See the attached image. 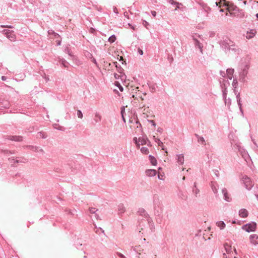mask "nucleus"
Listing matches in <instances>:
<instances>
[{
    "mask_svg": "<svg viewBox=\"0 0 258 258\" xmlns=\"http://www.w3.org/2000/svg\"><path fill=\"white\" fill-rule=\"evenodd\" d=\"M198 142L199 143H201L202 144H203V145H205L206 144L205 141V140H204L203 137H199L198 138Z\"/></svg>",
    "mask_w": 258,
    "mask_h": 258,
    "instance_id": "c85d7f7f",
    "label": "nucleus"
},
{
    "mask_svg": "<svg viewBox=\"0 0 258 258\" xmlns=\"http://www.w3.org/2000/svg\"><path fill=\"white\" fill-rule=\"evenodd\" d=\"M149 157L151 164L153 165H156L157 164V161L156 159L154 158V157H153L152 155H150Z\"/></svg>",
    "mask_w": 258,
    "mask_h": 258,
    "instance_id": "b1692460",
    "label": "nucleus"
},
{
    "mask_svg": "<svg viewBox=\"0 0 258 258\" xmlns=\"http://www.w3.org/2000/svg\"><path fill=\"white\" fill-rule=\"evenodd\" d=\"M85 55L87 57H89L90 58H92L93 57L92 54L89 52H87V54H86Z\"/></svg>",
    "mask_w": 258,
    "mask_h": 258,
    "instance_id": "a19ab883",
    "label": "nucleus"
},
{
    "mask_svg": "<svg viewBox=\"0 0 258 258\" xmlns=\"http://www.w3.org/2000/svg\"><path fill=\"white\" fill-rule=\"evenodd\" d=\"M183 180H184V179H185V177H183Z\"/></svg>",
    "mask_w": 258,
    "mask_h": 258,
    "instance_id": "e2e57ef3",
    "label": "nucleus"
},
{
    "mask_svg": "<svg viewBox=\"0 0 258 258\" xmlns=\"http://www.w3.org/2000/svg\"><path fill=\"white\" fill-rule=\"evenodd\" d=\"M57 44H58V45H60V42L58 41V43H57Z\"/></svg>",
    "mask_w": 258,
    "mask_h": 258,
    "instance_id": "13d9d810",
    "label": "nucleus"
},
{
    "mask_svg": "<svg viewBox=\"0 0 258 258\" xmlns=\"http://www.w3.org/2000/svg\"><path fill=\"white\" fill-rule=\"evenodd\" d=\"M237 99L238 104L240 107L241 105L240 104V99L239 98V94L237 96Z\"/></svg>",
    "mask_w": 258,
    "mask_h": 258,
    "instance_id": "ea45409f",
    "label": "nucleus"
},
{
    "mask_svg": "<svg viewBox=\"0 0 258 258\" xmlns=\"http://www.w3.org/2000/svg\"><path fill=\"white\" fill-rule=\"evenodd\" d=\"M176 159L179 165H182L184 163V156L183 154H179L176 155Z\"/></svg>",
    "mask_w": 258,
    "mask_h": 258,
    "instance_id": "9d476101",
    "label": "nucleus"
},
{
    "mask_svg": "<svg viewBox=\"0 0 258 258\" xmlns=\"http://www.w3.org/2000/svg\"><path fill=\"white\" fill-rule=\"evenodd\" d=\"M234 258H236V257H234Z\"/></svg>",
    "mask_w": 258,
    "mask_h": 258,
    "instance_id": "0e129e2a",
    "label": "nucleus"
},
{
    "mask_svg": "<svg viewBox=\"0 0 258 258\" xmlns=\"http://www.w3.org/2000/svg\"><path fill=\"white\" fill-rule=\"evenodd\" d=\"M220 12H223V9H220Z\"/></svg>",
    "mask_w": 258,
    "mask_h": 258,
    "instance_id": "052dcab7",
    "label": "nucleus"
},
{
    "mask_svg": "<svg viewBox=\"0 0 258 258\" xmlns=\"http://www.w3.org/2000/svg\"><path fill=\"white\" fill-rule=\"evenodd\" d=\"M138 51H139V53H140L141 55H143V52L142 50H141V49H139L138 50Z\"/></svg>",
    "mask_w": 258,
    "mask_h": 258,
    "instance_id": "09e8293b",
    "label": "nucleus"
},
{
    "mask_svg": "<svg viewBox=\"0 0 258 258\" xmlns=\"http://www.w3.org/2000/svg\"><path fill=\"white\" fill-rule=\"evenodd\" d=\"M222 193L224 197V199L225 201L227 202H229L231 200V199L229 197L227 193V190L226 188H223L222 190Z\"/></svg>",
    "mask_w": 258,
    "mask_h": 258,
    "instance_id": "4468645a",
    "label": "nucleus"
},
{
    "mask_svg": "<svg viewBox=\"0 0 258 258\" xmlns=\"http://www.w3.org/2000/svg\"><path fill=\"white\" fill-rule=\"evenodd\" d=\"M158 178L160 179H162V178H161V176H160L159 175H158Z\"/></svg>",
    "mask_w": 258,
    "mask_h": 258,
    "instance_id": "6e6d98bb",
    "label": "nucleus"
},
{
    "mask_svg": "<svg viewBox=\"0 0 258 258\" xmlns=\"http://www.w3.org/2000/svg\"><path fill=\"white\" fill-rule=\"evenodd\" d=\"M232 85L234 88H236L237 85V81L236 79H234L232 82Z\"/></svg>",
    "mask_w": 258,
    "mask_h": 258,
    "instance_id": "e433bc0d",
    "label": "nucleus"
},
{
    "mask_svg": "<svg viewBox=\"0 0 258 258\" xmlns=\"http://www.w3.org/2000/svg\"><path fill=\"white\" fill-rule=\"evenodd\" d=\"M248 211L245 209H241L239 211V215L242 218H245L248 216Z\"/></svg>",
    "mask_w": 258,
    "mask_h": 258,
    "instance_id": "9b49d317",
    "label": "nucleus"
},
{
    "mask_svg": "<svg viewBox=\"0 0 258 258\" xmlns=\"http://www.w3.org/2000/svg\"><path fill=\"white\" fill-rule=\"evenodd\" d=\"M242 228L247 232L254 231L256 229V223L252 222L245 224L242 226Z\"/></svg>",
    "mask_w": 258,
    "mask_h": 258,
    "instance_id": "7ed1b4c3",
    "label": "nucleus"
},
{
    "mask_svg": "<svg viewBox=\"0 0 258 258\" xmlns=\"http://www.w3.org/2000/svg\"><path fill=\"white\" fill-rule=\"evenodd\" d=\"M115 86H116L118 89H119V90L120 91H123V88L122 87V86L119 84V83L118 82H115Z\"/></svg>",
    "mask_w": 258,
    "mask_h": 258,
    "instance_id": "cd10ccee",
    "label": "nucleus"
},
{
    "mask_svg": "<svg viewBox=\"0 0 258 258\" xmlns=\"http://www.w3.org/2000/svg\"><path fill=\"white\" fill-rule=\"evenodd\" d=\"M151 14L154 17H155L156 16V12L155 11H152Z\"/></svg>",
    "mask_w": 258,
    "mask_h": 258,
    "instance_id": "49530a36",
    "label": "nucleus"
},
{
    "mask_svg": "<svg viewBox=\"0 0 258 258\" xmlns=\"http://www.w3.org/2000/svg\"><path fill=\"white\" fill-rule=\"evenodd\" d=\"M242 154V156H243V157L245 159V160H246V159L247 158H249V155H248V154L244 151L243 153H241Z\"/></svg>",
    "mask_w": 258,
    "mask_h": 258,
    "instance_id": "473e14b6",
    "label": "nucleus"
},
{
    "mask_svg": "<svg viewBox=\"0 0 258 258\" xmlns=\"http://www.w3.org/2000/svg\"><path fill=\"white\" fill-rule=\"evenodd\" d=\"M66 60H62V64L63 65L64 67H66L67 66H66Z\"/></svg>",
    "mask_w": 258,
    "mask_h": 258,
    "instance_id": "8fccbe9b",
    "label": "nucleus"
},
{
    "mask_svg": "<svg viewBox=\"0 0 258 258\" xmlns=\"http://www.w3.org/2000/svg\"><path fill=\"white\" fill-rule=\"evenodd\" d=\"M77 116L80 118H82L83 117V113H82L81 111L80 110H78L77 111Z\"/></svg>",
    "mask_w": 258,
    "mask_h": 258,
    "instance_id": "f704fd0d",
    "label": "nucleus"
},
{
    "mask_svg": "<svg viewBox=\"0 0 258 258\" xmlns=\"http://www.w3.org/2000/svg\"><path fill=\"white\" fill-rule=\"evenodd\" d=\"M193 192L197 195L199 192V190L197 188L196 184H195L194 188H193Z\"/></svg>",
    "mask_w": 258,
    "mask_h": 258,
    "instance_id": "c9c22d12",
    "label": "nucleus"
},
{
    "mask_svg": "<svg viewBox=\"0 0 258 258\" xmlns=\"http://www.w3.org/2000/svg\"><path fill=\"white\" fill-rule=\"evenodd\" d=\"M249 240L251 244L254 245L258 244V235L255 234H251L249 236Z\"/></svg>",
    "mask_w": 258,
    "mask_h": 258,
    "instance_id": "0eeeda50",
    "label": "nucleus"
},
{
    "mask_svg": "<svg viewBox=\"0 0 258 258\" xmlns=\"http://www.w3.org/2000/svg\"><path fill=\"white\" fill-rule=\"evenodd\" d=\"M125 211V208L123 204H120L118 205V211L119 214L123 213Z\"/></svg>",
    "mask_w": 258,
    "mask_h": 258,
    "instance_id": "2eb2a0df",
    "label": "nucleus"
},
{
    "mask_svg": "<svg viewBox=\"0 0 258 258\" xmlns=\"http://www.w3.org/2000/svg\"><path fill=\"white\" fill-rule=\"evenodd\" d=\"M242 181L245 186V187L248 189H250L254 185L253 182L246 176H245L242 178Z\"/></svg>",
    "mask_w": 258,
    "mask_h": 258,
    "instance_id": "20e7f679",
    "label": "nucleus"
},
{
    "mask_svg": "<svg viewBox=\"0 0 258 258\" xmlns=\"http://www.w3.org/2000/svg\"><path fill=\"white\" fill-rule=\"evenodd\" d=\"M224 248L227 253L231 252L232 249V247L231 245L226 243L224 244Z\"/></svg>",
    "mask_w": 258,
    "mask_h": 258,
    "instance_id": "5701e85b",
    "label": "nucleus"
},
{
    "mask_svg": "<svg viewBox=\"0 0 258 258\" xmlns=\"http://www.w3.org/2000/svg\"><path fill=\"white\" fill-rule=\"evenodd\" d=\"M113 12L115 13V14L118 13L117 9L116 7L113 8Z\"/></svg>",
    "mask_w": 258,
    "mask_h": 258,
    "instance_id": "c03bdc74",
    "label": "nucleus"
},
{
    "mask_svg": "<svg viewBox=\"0 0 258 258\" xmlns=\"http://www.w3.org/2000/svg\"><path fill=\"white\" fill-rule=\"evenodd\" d=\"M255 16H256V18H257V20H258V14H256L255 15Z\"/></svg>",
    "mask_w": 258,
    "mask_h": 258,
    "instance_id": "4d7b16f0",
    "label": "nucleus"
},
{
    "mask_svg": "<svg viewBox=\"0 0 258 258\" xmlns=\"http://www.w3.org/2000/svg\"><path fill=\"white\" fill-rule=\"evenodd\" d=\"M212 189L213 190V191L215 192V193H217V188L215 187H213V186H212Z\"/></svg>",
    "mask_w": 258,
    "mask_h": 258,
    "instance_id": "a18cd8bd",
    "label": "nucleus"
},
{
    "mask_svg": "<svg viewBox=\"0 0 258 258\" xmlns=\"http://www.w3.org/2000/svg\"><path fill=\"white\" fill-rule=\"evenodd\" d=\"M3 33L6 35V36L11 41H15L16 40V36L14 34V31H10L9 30H4L3 31Z\"/></svg>",
    "mask_w": 258,
    "mask_h": 258,
    "instance_id": "f03ea898",
    "label": "nucleus"
},
{
    "mask_svg": "<svg viewBox=\"0 0 258 258\" xmlns=\"http://www.w3.org/2000/svg\"><path fill=\"white\" fill-rule=\"evenodd\" d=\"M128 25L133 30H135V27L133 25H132L131 24L128 23Z\"/></svg>",
    "mask_w": 258,
    "mask_h": 258,
    "instance_id": "de8ad7c7",
    "label": "nucleus"
},
{
    "mask_svg": "<svg viewBox=\"0 0 258 258\" xmlns=\"http://www.w3.org/2000/svg\"><path fill=\"white\" fill-rule=\"evenodd\" d=\"M195 43H196V45L197 46H198L199 47V48L200 49L201 52H202V47L203 46H202V45L200 43V42L197 40H195Z\"/></svg>",
    "mask_w": 258,
    "mask_h": 258,
    "instance_id": "7c9ffc66",
    "label": "nucleus"
},
{
    "mask_svg": "<svg viewBox=\"0 0 258 258\" xmlns=\"http://www.w3.org/2000/svg\"><path fill=\"white\" fill-rule=\"evenodd\" d=\"M7 28H13V26H12L7 25Z\"/></svg>",
    "mask_w": 258,
    "mask_h": 258,
    "instance_id": "603ef678",
    "label": "nucleus"
},
{
    "mask_svg": "<svg viewBox=\"0 0 258 258\" xmlns=\"http://www.w3.org/2000/svg\"><path fill=\"white\" fill-rule=\"evenodd\" d=\"M147 176L152 177L156 175L157 171L155 169H148L145 172Z\"/></svg>",
    "mask_w": 258,
    "mask_h": 258,
    "instance_id": "1a4fd4ad",
    "label": "nucleus"
},
{
    "mask_svg": "<svg viewBox=\"0 0 258 258\" xmlns=\"http://www.w3.org/2000/svg\"><path fill=\"white\" fill-rule=\"evenodd\" d=\"M1 27L2 28H7V25H1Z\"/></svg>",
    "mask_w": 258,
    "mask_h": 258,
    "instance_id": "864d4df0",
    "label": "nucleus"
},
{
    "mask_svg": "<svg viewBox=\"0 0 258 258\" xmlns=\"http://www.w3.org/2000/svg\"><path fill=\"white\" fill-rule=\"evenodd\" d=\"M116 40V37L114 35H112L108 38V41L110 43H113Z\"/></svg>",
    "mask_w": 258,
    "mask_h": 258,
    "instance_id": "bb28decb",
    "label": "nucleus"
},
{
    "mask_svg": "<svg viewBox=\"0 0 258 258\" xmlns=\"http://www.w3.org/2000/svg\"><path fill=\"white\" fill-rule=\"evenodd\" d=\"M10 160V161L11 163H13L14 164L15 163H19V162H23V161H20L19 160H18V159H9Z\"/></svg>",
    "mask_w": 258,
    "mask_h": 258,
    "instance_id": "c756f323",
    "label": "nucleus"
},
{
    "mask_svg": "<svg viewBox=\"0 0 258 258\" xmlns=\"http://www.w3.org/2000/svg\"><path fill=\"white\" fill-rule=\"evenodd\" d=\"M149 122H150L154 126L156 125V123L153 120H149Z\"/></svg>",
    "mask_w": 258,
    "mask_h": 258,
    "instance_id": "37998d69",
    "label": "nucleus"
},
{
    "mask_svg": "<svg viewBox=\"0 0 258 258\" xmlns=\"http://www.w3.org/2000/svg\"><path fill=\"white\" fill-rule=\"evenodd\" d=\"M138 213L140 215L144 216H145L146 215V214H147L145 210L144 209H143V208H142L139 209Z\"/></svg>",
    "mask_w": 258,
    "mask_h": 258,
    "instance_id": "393cba45",
    "label": "nucleus"
},
{
    "mask_svg": "<svg viewBox=\"0 0 258 258\" xmlns=\"http://www.w3.org/2000/svg\"><path fill=\"white\" fill-rule=\"evenodd\" d=\"M1 79H2V80L3 81H6V79H7V78H6V77H5V76H2V78H1Z\"/></svg>",
    "mask_w": 258,
    "mask_h": 258,
    "instance_id": "3c124183",
    "label": "nucleus"
},
{
    "mask_svg": "<svg viewBox=\"0 0 258 258\" xmlns=\"http://www.w3.org/2000/svg\"><path fill=\"white\" fill-rule=\"evenodd\" d=\"M31 149L34 151V152H42V153H43L44 151L42 149L40 148V147H36V146H31Z\"/></svg>",
    "mask_w": 258,
    "mask_h": 258,
    "instance_id": "aec40b11",
    "label": "nucleus"
},
{
    "mask_svg": "<svg viewBox=\"0 0 258 258\" xmlns=\"http://www.w3.org/2000/svg\"><path fill=\"white\" fill-rule=\"evenodd\" d=\"M223 97L225 99V103L226 105H227L228 106H230V105L231 104V100L230 99H226V96L227 95V93H226V90H224L223 91Z\"/></svg>",
    "mask_w": 258,
    "mask_h": 258,
    "instance_id": "dca6fc26",
    "label": "nucleus"
},
{
    "mask_svg": "<svg viewBox=\"0 0 258 258\" xmlns=\"http://www.w3.org/2000/svg\"><path fill=\"white\" fill-rule=\"evenodd\" d=\"M170 3L172 5H175L176 6V8L175 9V11H176L178 9H180V10H183V8L182 7H180V6H182L181 4L179 3H177V2H174L172 1H171Z\"/></svg>",
    "mask_w": 258,
    "mask_h": 258,
    "instance_id": "a211bd4d",
    "label": "nucleus"
},
{
    "mask_svg": "<svg viewBox=\"0 0 258 258\" xmlns=\"http://www.w3.org/2000/svg\"><path fill=\"white\" fill-rule=\"evenodd\" d=\"M221 4L227 7V10L230 12L231 11H234L236 8V7L233 4L230 3L228 2H226L225 0H223V1H221Z\"/></svg>",
    "mask_w": 258,
    "mask_h": 258,
    "instance_id": "39448f33",
    "label": "nucleus"
},
{
    "mask_svg": "<svg viewBox=\"0 0 258 258\" xmlns=\"http://www.w3.org/2000/svg\"><path fill=\"white\" fill-rule=\"evenodd\" d=\"M134 141L138 148H139L140 145H143L148 144V143H150L146 136L139 137L138 139L137 138L135 137L134 138Z\"/></svg>",
    "mask_w": 258,
    "mask_h": 258,
    "instance_id": "f257e3e1",
    "label": "nucleus"
},
{
    "mask_svg": "<svg viewBox=\"0 0 258 258\" xmlns=\"http://www.w3.org/2000/svg\"><path fill=\"white\" fill-rule=\"evenodd\" d=\"M216 225L221 229V230H222L223 229L225 226H226V225L225 224V223L222 221H218L217 223H216Z\"/></svg>",
    "mask_w": 258,
    "mask_h": 258,
    "instance_id": "f3484780",
    "label": "nucleus"
},
{
    "mask_svg": "<svg viewBox=\"0 0 258 258\" xmlns=\"http://www.w3.org/2000/svg\"><path fill=\"white\" fill-rule=\"evenodd\" d=\"M124 112H125V109H124V107H123L121 108V113L122 119H123V121L125 122V118H124V115H123V113Z\"/></svg>",
    "mask_w": 258,
    "mask_h": 258,
    "instance_id": "72a5a7b5",
    "label": "nucleus"
},
{
    "mask_svg": "<svg viewBox=\"0 0 258 258\" xmlns=\"http://www.w3.org/2000/svg\"><path fill=\"white\" fill-rule=\"evenodd\" d=\"M256 34V30L255 29H251L247 31L244 36L246 39H250L253 38Z\"/></svg>",
    "mask_w": 258,
    "mask_h": 258,
    "instance_id": "423d86ee",
    "label": "nucleus"
},
{
    "mask_svg": "<svg viewBox=\"0 0 258 258\" xmlns=\"http://www.w3.org/2000/svg\"><path fill=\"white\" fill-rule=\"evenodd\" d=\"M248 69H249L248 66L246 65L244 67V68L242 70V71L240 73V79H242V80H244L245 76L247 74Z\"/></svg>",
    "mask_w": 258,
    "mask_h": 258,
    "instance_id": "6e6552de",
    "label": "nucleus"
},
{
    "mask_svg": "<svg viewBox=\"0 0 258 258\" xmlns=\"http://www.w3.org/2000/svg\"><path fill=\"white\" fill-rule=\"evenodd\" d=\"M155 142L158 144L159 146H160L162 148V149L164 150L163 148V143L158 138H156L155 136L153 137Z\"/></svg>",
    "mask_w": 258,
    "mask_h": 258,
    "instance_id": "4be33fe9",
    "label": "nucleus"
},
{
    "mask_svg": "<svg viewBox=\"0 0 258 258\" xmlns=\"http://www.w3.org/2000/svg\"><path fill=\"white\" fill-rule=\"evenodd\" d=\"M227 72V76L228 79L231 80L233 77V74L234 73V69H228L226 71Z\"/></svg>",
    "mask_w": 258,
    "mask_h": 258,
    "instance_id": "ddd939ff",
    "label": "nucleus"
},
{
    "mask_svg": "<svg viewBox=\"0 0 258 258\" xmlns=\"http://www.w3.org/2000/svg\"><path fill=\"white\" fill-rule=\"evenodd\" d=\"M7 152V153H11V152L10 151H5V152Z\"/></svg>",
    "mask_w": 258,
    "mask_h": 258,
    "instance_id": "bf43d9fd",
    "label": "nucleus"
},
{
    "mask_svg": "<svg viewBox=\"0 0 258 258\" xmlns=\"http://www.w3.org/2000/svg\"><path fill=\"white\" fill-rule=\"evenodd\" d=\"M116 254L118 256H119V257H120L121 258H126L123 254H122V253H121L120 252H116Z\"/></svg>",
    "mask_w": 258,
    "mask_h": 258,
    "instance_id": "58836bf2",
    "label": "nucleus"
},
{
    "mask_svg": "<svg viewBox=\"0 0 258 258\" xmlns=\"http://www.w3.org/2000/svg\"><path fill=\"white\" fill-rule=\"evenodd\" d=\"M91 60L94 63L96 66H97V62L95 59V58H94L93 57H92V58H91Z\"/></svg>",
    "mask_w": 258,
    "mask_h": 258,
    "instance_id": "79ce46f5",
    "label": "nucleus"
},
{
    "mask_svg": "<svg viewBox=\"0 0 258 258\" xmlns=\"http://www.w3.org/2000/svg\"><path fill=\"white\" fill-rule=\"evenodd\" d=\"M38 137L40 138L45 139L46 138V136L44 133L43 132H39L38 133Z\"/></svg>",
    "mask_w": 258,
    "mask_h": 258,
    "instance_id": "2f4dec72",
    "label": "nucleus"
},
{
    "mask_svg": "<svg viewBox=\"0 0 258 258\" xmlns=\"http://www.w3.org/2000/svg\"><path fill=\"white\" fill-rule=\"evenodd\" d=\"M102 119L101 115L98 112L95 113L94 121L95 123L100 122Z\"/></svg>",
    "mask_w": 258,
    "mask_h": 258,
    "instance_id": "f8f14e48",
    "label": "nucleus"
},
{
    "mask_svg": "<svg viewBox=\"0 0 258 258\" xmlns=\"http://www.w3.org/2000/svg\"><path fill=\"white\" fill-rule=\"evenodd\" d=\"M141 151L143 154H148L149 153L148 149L145 147H143L141 148Z\"/></svg>",
    "mask_w": 258,
    "mask_h": 258,
    "instance_id": "a878e982",
    "label": "nucleus"
},
{
    "mask_svg": "<svg viewBox=\"0 0 258 258\" xmlns=\"http://www.w3.org/2000/svg\"><path fill=\"white\" fill-rule=\"evenodd\" d=\"M228 41H229V42H230V41L229 40H224L223 41H222L221 44L222 45V46H224L225 47V48H229V46H230L229 43L228 42Z\"/></svg>",
    "mask_w": 258,
    "mask_h": 258,
    "instance_id": "412c9836",
    "label": "nucleus"
},
{
    "mask_svg": "<svg viewBox=\"0 0 258 258\" xmlns=\"http://www.w3.org/2000/svg\"><path fill=\"white\" fill-rule=\"evenodd\" d=\"M10 139L14 141L21 142L22 141V137L21 136H12Z\"/></svg>",
    "mask_w": 258,
    "mask_h": 258,
    "instance_id": "6ab92c4d",
    "label": "nucleus"
},
{
    "mask_svg": "<svg viewBox=\"0 0 258 258\" xmlns=\"http://www.w3.org/2000/svg\"><path fill=\"white\" fill-rule=\"evenodd\" d=\"M136 123H137V124H138V123H139V125H140V126H141V124L140 123H139L138 121H137V122H136Z\"/></svg>",
    "mask_w": 258,
    "mask_h": 258,
    "instance_id": "680f3d73",
    "label": "nucleus"
},
{
    "mask_svg": "<svg viewBox=\"0 0 258 258\" xmlns=\"http://www.w3.org/2000/svg\"><path fill=\"white\" fill-rule=\"evenodd\" d=\"M89 211L91 213H95V212L97 211V210L95 208H90Z\"/></svg>",
    "mask_w": 258,
    "mask_h": 258,
    "instance_id": "4c0bfd02",
    "label": "nucleus"
},
{
    "mask_svg": "<svg viewBox=\"0 0 258 258\" xmlns=\"http://www.w3.org/2000/svg\"><path fill=\"white\" fill-rule=\"evenodd\" d=\"M158 178L160 179H162V178H161V176H160L159 175H158Z\"/></svg>",
    "mask_w": 258,
    "mask_h": 258,
    "instance_id": "5fc2aeb1",
    "label": "nucleus"
}]
</instances>
